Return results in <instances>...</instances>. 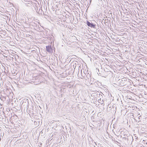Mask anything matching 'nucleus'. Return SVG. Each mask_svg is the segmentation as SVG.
<instances>
[{
    "instance_id": "1",
    "label": "nucleus",
    "mask_w": 147,
    "mask_h": 147,
    "mask_svg": "<svg viewBox=\"0 0 147 147\" xmlns=\"http://www.w3.org/2000/svg\"><path fill=\"white\" fill-rule=\"evenodd\" d=\"M133 141V137L131 135H130L129 136H127V140L126 141L127 144H132Z\"/></svg>"
},
{
    "instance_id": "2",
    "label": "nucleus",
    "mask_w": 147,
    "mask_h": 147,
    "mask_svg": "<svg viewBox=\"0 0 147 147\" xmlns=\"http://www.w3.org/2000/svg\"><path fill=\"white\" fill-rule=\"evenodd\" d=\"M28 101L27 99L24 100L22 104L21 107H22V108L24 107V109L26 108H27L28 104Z\"/></svg>"
},
{
    "instance_id": "3",
    "label": "nucleus",
    "mask_w": 147,
    "mask_h": 147,
    "mask_svg": "<svg viewBox=\"0 0 147 147\" xmlns=\"http://www.w3.org/2000/svg\"><path fill=\"white\" fill-rule=\"evenodd\" d=\"M86 24L88 26L90 27L91 28H96V25L95 24L92 23V22H90L88 21H87Z\"/></svg>"
},
{
    "instance_id": "4",
    "label": "nucleus",
    "mask_w": 147,
    "mask_h": 147,
    "mask_svg": "<svg viewBox=\"0 0 147 147\" xmlns=\"http://www.w3.org/2000/svg\"><path fill=\"white\" fill-rule=\"evenodd\" d=\"M39 23L37 21H34V22H32L31 23V25L32 26H34L38 28L39 27L38 24Z\"/></svg>"
},
{
    "instance_id": "5",
    "label": "nucleus",
    "mask_w": 147,
    "mask_h": 147,
    "mask_svg": "<svg viewBox=\"0 0 147 147\" xmlns=\"http://www.w3.org/2000/svg\"><path fill=\"white\" fill-rule=\"evenodd\" d=\"M46 51L49 53H51V46H46Z\"/></svg>"
},
{
    "instance_id": "6",
    "label": "nucleus",
    "mask_w": 147,
    "mask_h": 147,
    "mask_svg": "<svg viewBox=\"0 0 147 147\" xmlns=\"http://www.w3.org/2000/svg\"><path fill=\"white\" fill-rule=\"evenodd\" d=\"M0 34H3L4 36H5L6 34V32L4 30H2V31H0Z\"/></svg>"
},
{
    "instance_id": "7",
    "label": "nucleus",
    "mask_w": 147,
    "mask_h": 147,
    "mask_svg": "<svg viewBox=\"0 0 147 147\" xmlns=\"http://www.w3.org/2000/svg\"><path fill=\"white\" fill-rule=\"evenodd\" d=\"M127 136L126 135V137H124L123 138V140L127 141Z\"/></svg>"
},
{
    "instance_id": "8",
    "label": "nucleus",
    "mask_w": 147,
    "mask_h": 147,
    "mask_svg": "<svg viewBox=\"0 0 147 147\" xmlns=\"http://www.w3.org/2000/svg\"><path fill=\"white\" fill-rule=\"evenodd\" d=\"M2 30H3L2 29V28L1 27V26L0 25V31H2Z\"/></svg>"
},
{
    "instance_id": "9",
    "label": "nucleus",
    "mask_w": 147,
    "mask_h": 147,
    "mask_svg": "<svg viewBox=\"0 0 147 147\" xmlns=\"http://www.w3.org/2000/svg\"><path fill=\"white\" fill-rule=\"evenodd\" d=\"M141 117V116L140 115L139 116V117H138V119H140V117Z\"/></svg>"
},
{
    "instance_id": "10",
    "label": "nucleus",
    "mask_w": 147,
    "mask_h": 147,
    "mask_svg": "<svg viewBox=\"0 0 147 147\" xmlns=\"http://www.w3.org/2000/svg\"><path fill=\"white\" fill-rule=\"evenodd\" d=\"M4 98V100L5 99V98L3 97V98Z\"/></svg>"
},
{
    "instance_id": "11",
    "label": "nucleus",
    "mask_w": 147,
    "mask_h": 147,
    "mask_svg": "<svg viewBox=\"0 0 147 147\" xmlns=\"http://www.w3.org/2000/svg\"><path fill=\"white\" fill-rule=\"evenodd\" d=\"M4 98V100L5 99V98L3 97V98Z\"/></svg>"
},
{
    "instance_id": "12",
    "label": "nucleus",
    "mask_w": 147,
    "mask_h": 147,
    "mask_svg": "<svg viewBox=\"0 0 147 147\" xmlns=\"http://www.w3.org/2000/svg\"><path fill=\"white\" fill-rule=\"evenodd\" d=\"M1 98H0L2 99V100H3V99H1Z\"/></svg>"
},
{
    "instance_id": "13",
    "label": "nucleus",
    "mask_w": 147,
    "mask_h": 147,
    "mask_svg": "<svg viewBox=\"0 0 147 147\" xmlns=\"http://www.w3.org/2000/svg\"><path fill=\"white\" fill-rule=\"evenodd\" d=\"M24 30H25V28H24Z\"/></svg>"
},
{
    "instance_id": "14",
    "label": "nucleus",
    "mask_w": 147,
    "mask_h": 147,
    "mask_svg": "<svg viewBox=\"0 0 147 147\" xmlns=\"http://www.w3.org/2000/svg\"><path fill=\"white\" fill-rule=\"evenodd\" d=\"M95 145H96V144L95 143Z\"/></svg>"
}]
</instances>
